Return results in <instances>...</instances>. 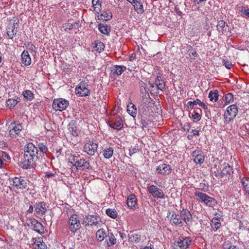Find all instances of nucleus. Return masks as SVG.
Instances as JSON below:
<instances>
[{
    "label": "nucleus",
    "mask_w": 249,
    "mask_h": 249,
    "mask_svg": "<svg viewBox=\"0 0 249 249\" xmlns=\"http://www.w3.org/2000/svg\"><path fill=\"white\" fill-rule=\"evenodd\" d=\"M239 179L241 180L244 191L249 196V178L243 177L241 175H239Z\"/></svg>",
    "instance_id": "obj_28"
},
{
    "label": "nucleus",
    "mask_w": 249,
    "mask_h": 249,
    "mask_svg": "<svg viewBox=\"0 0 249 249\" xmlns=\"http://www.w3.org/2000/svg\"><path fill=\"white\" fill-rule=\"evenodd\" d=\"M68 128L69 132L74 137H77L78 136L79 131L77 128V127L75 124V122L74 121H72L71 123L69 124L68 125Z\"/></svg>",
    "instance_id": "obj_25"
},
{
    "label": "nucleus",
    "mask_w": 249,
    "mask_h": 249,
    "mask_svg": "<svg viewBox=\"0 0 249 249\" xmlns=\"http://www.w3.org/2000/svg\"><path fill=\"white\" fill-rule=\"evenodd\" d=\"M30 224L32 229L39 233L42 234L44 233V229L43 225L35 219H32L30 221Z\"/></svg>",
    "instance_id": "obj_17"
},
{
    "label": "nucleus",
    "mask_w": 249,
    "mask_h": 249,
    "mask_svg": "<svg viewBox=\"0 0 249 249\" xmlns=\"http://www.w3.org/2000/svg\"><path fill=\"white\" fill-rule=\"evenodd\" d=\"M38 155L37 147L31 142L28 143L24 147L23 160L20 162L19 166L24 169L35 168Z\"/></svg>",
    "instance_id": "obj_1"
},
{
    "label": "nucleus",
    "mask_w": 249,
    "mask_h": 249,
    "mask_svg": "<svg viewBox=\"0 0 249 249\" xmlns=\"http://www.w3.org/2000/svg\"><path fill=\"white\" fill-rule=\"evenodd\" d=\"M224 100L226 104L233 102V95L231 93H228L226 94L224 97Z\"/></svg>",
    "instance_id": "obj_51"
},
{
    "label": "nucleus",
    "mask_w": 249,
    "mask_h": 249,
    "mask_svg": "<svg viewBox=\"0 0 249 249\" xmlns=\"http://www.w3.org/2000/svg\"><path fill=\"white\" fill-rule=\"evenodd\" d=\"M69 105V102L66 99L58 98L54 100L52 107L55 110L62 111L65 110Z\"/></svg>",
    "instance_id": "obj_7"
},
{
    "label": "nucleus",
    "mask_w": 249,
    "mask_h": 249,
    "mask_svg": "<svg viewBox=\"0 0 249 249\" xmlns=\"http://www.w3.org/2000/svg\"><path fill=\"white\" fill-rule=\"evenodd\" d=\"M98 29L101 33L107 35H109L111 31V28L109 25L102 23L98 25Z\"/></svg>",
    "instance_id": "obj_33"
},
{
    "label": "nucleus",
    "mask_w": 249,
    "mask_h": 249,
    "mask_svg": "<svg viewBox=\"0 0 249 249\" xmlns=\"http://www.w3.org/2000/svg\"><path fill=\"white\" fill-rule=\"evenodd\" d=\"M194 195L196 196L199 197L206 205L208 206L212 207L216 203L215 200L206 194L198 191L195 192Z\"/></svg>",
    "instance_id": "obj_12"
},
{
    "label": "nucleus",
    "mask_w": 249,
    "mask_h": 249,
    "mask_svg": "<svg viewBox=\"0 0 249 249\" xmlns=\"http://www.w3.org/2000/svg\"><path fill=\"white\" fill-rule=\"evenodd\" d=\"M238 112L237 107L235 105H232L227 108L224 114V119L227 122L232 121L235 118Z\"/></svg>",
    "instance_id": "obj_5"
},
{
    "label": "nucleus",
    "mask_w": 249,
    "mask_h": 249,
    "mask_svg": "<svg viewBox=\"0 0 249 249\" xmlns=\"http://www.w3.org/2000/svg\"><path fill=\"white\" fill-rule=\"evenodd\" d=\"M34 208L36 213L41 216L45 214L47 211L46 204L43 201L36 203Z\"/></svg>",
    "instance_id": "obj_18"
},
{
    "label": "nucleus",
    "mask_w": 249,
    "mask_h": 249,
    "mask_svg": "<svg viewBox=\"0 0 249 249\" xmlns=\"http://www.w3.org/2000/svg\"><path fill=\"white\" fill-rule=\"evenodd\" d=\"M34 206H33L32 205H31L29 207V208L27 210V212L28 213H32L34 211Z\"/></svg>",
    "instance_id": "obj_63"
},
{
    "label": "nucleus",
    "mask_w": 249,
    "mask_h": 249,
    "mask_svg": "<svg viewBox=\"0 0 249 249\" xmlns=\"http://www.w3.org/2000/svg\"><path fill=\"white\" fill-rule=\"evenodd\" d=\"M150 123L149 120L147 119L146 117H143L142 118L140 123L142 125V128L147 127Z\"/></svg>",
    "instance_id": "obj_56"
},
{
    "label": "nucleus",
    "mask_w": 249,
    "mask_h": 249,
    "mask_svg": "<svg viewBox=\"0 0 249 249\" xmlns=\"http://www.w3.org/2000/svg\"><path fill=\"white\" fill-rule=\"evenodd\" d=\"M212 172L216 177H220L221 171L219 170L217 164H214L211 169Z\"/></svg>",
    "instance_id": "obj_53"
},
{
    "label": "nucleus",
    "mask_w": 249,
    "mask_h": 249,
    "mask_svg": "<svg viewBox=\"0 0 249 249\" xmlns=\"http://www.w3.org/2000/svg\"><path fill=\"white\" fill-rule=\"evenodd\" d=\"M35 249H47V246L43 241L41 237L38 238L36 240L33 245Z\"/></svg>",
    "instance_id": "obj_29"
},
{
    "label": "nucleus",
    "mask_w": 249,
    "mask_h": 249,
    "mask_svg": "<svg viewBox=\"0 0 249 249\" xmlns=\"http://www.w3.org/2000/svg\"><path fill=\"white\" fill-rule=\"evenodd\" d=\"M188 53H189V55H192L194 56L193 59H195L197 56V53H196L195 49H193L192 46H189L188 47Z\"/></svg>",
    "instance_id": "obj_54"
},
{
    "label": "nucleus",
    "mask_w": 249,
    "mask_h": 249,
    "mask_svg": "<svg viewBox=\"0 0 249 249\" xmlns=\"http://www.w3.org/2000/svg\"><path fill=\"white\" fill-rule=\"evenodd\" d=\"M126 70L125 66L115 65L111 68V72L114 76L120 75Z\"/></svg>",
    "instance_id": "obj_24"
},
{
    "label": "nucleus",
    "mask_w": 249,
    "mask_h": 249,
    "mask_svg": "<svg viewBox=\"0 0 249 249\" xmlns=\"http://www.w3.org/2000/svg\"><path fill=\"white\" fill-rule=\"evenodd\" d=\"M129 238L131 242L138 243L141 240V235L138 233L134 232L130 235Z\"/></svg>",
    "instance_id": "obj_38"
},
{
    "label": "nucleus",
    "mask_w": 249,
    "mask_h": 249,
    "mask_svg": "<svg viewBox=\"0 0 249 249\" xmlns=\"http://www.w3.org/2000/svg\"><path fill=\"white\" fill-rule=\"evenodd\" d=\"M225 24L226 22L224 20H221L218 21L216 27L219 32H221L222 34H223L224 31H226Z\"/></svg>",
    "instance_id": "obj_41"
},
{
    "label": "nucleus",
    "mask_w": 249,
    "mask_h": 249,
    "mask_svg": "<svg viewBox=\"0 0 249 249\" xmlns=\"http://www.w3.org/2000/svg\"><path fill=\"white\" fill-rule=\"evenodd\" d=\"M199 106L205 109H207L208 108L207 106L203 102H202L200 100L199 103Z\"/></svg>",
    "instance_id": "obj_62"
},
{
    "label": "nucleus",
    "mask_w": 249,
    "mask_h": 249,
    "mask_svg": "<svg viewBox=\"0 0 249 249\" xmlns=\"http://www.w3.org/2000/svg\"><path fill=\"white\" fill-rule=\"evenodd\" d=\"M198 110L199 112H196V110H194L193 113L192 114V118L194 121H198L201 119V109L198 108Z\"/></svg>",
    "instance_id": "obj_48"
},
{
    "label": "nucleus",
    "mask_w": 249,
    "mask_h": 249,
    "mask_svg": "<svg viewBox=\"0 0 249 249\" xmlns=\"http://www.w3.org/2000/svg\"><path fill=\"white\" fill-rule=\"evenodd\" d=\"M222 248L223 249H239L238 247L231 245L229 241L225 242L223 244Z\"/></svg>",
    "instance_id": "obj_49"
},
{
    "label": "nucleus",
    "mask_w": 249,
    "mask_h": 249,
    "mask_svg": "<svg viewBox=\"0 0 249 249\" xmlns=\"http://www.w3.org/2000/svg\"><path fill=\"white\" fill-rule=\"evenodd\" d=\"M134 10L138 14H142L144 12L142 3L141 0H136V1L132 4Z\"/></svg>",
    "instance_id": "obj_31"
},
{
    "label": "nucleus",
    "mask_w": 249,
    "mask_h": 249,
    "mask_svg": "<svg viewBox=\"0 0 249 249\" xmlns=\"http://www.w3.org/2000/svg\"><path fill=\"white\" fill-rule=\"evenodd\" d=\"M88 84L85 81L81 82L75 88V93L79 96H87L90 94V90L88 88Z\"/></svg>",
    "instance_id": "obj_8"
},
{
    "label": "nucleus",
    "mask_w": 249,
    "mask_h": 249,
    "mask_svg": "<svg viewBox=\"0 0 249 249\" xmlns=\"http://www.w3.org/2000/svg\"><path fill=\"white\" fill-rule=\"evenodd\" d=\"M102 223L101 219L100 216L95 215H86L83 219L82 223L87 226L96 227L100 226Z\"/></svg>",
    "instance_id": "obj_4"
},
{
    "label": "nucleus",
    "mask_w": 249,
    "mask_h": 249,
    "mask_svg": "<svg viewBox=\"0 0 249 249\" xmlns=\"http://www.w3.org/2000/svg\"><path fill=\"white\" fill-rule=\"evenodd\" d=\"M183 226H190L192 222V215L190 212L187 209H183L179 213Z\"/></svg>",
    "instance_id": "obj_10"
},
{
    "label": "nucleus",
    "mask_w": 249,
    "mask_h": 249,
    "mask_svg": "<svg viewBox=\"0 0 249 249\" xmlns=\"http://www.w3.org/2000/svg\"><path fill=\"white\" fill-rule=\"evenodd\" d=\"M167 218L169 220V223L173 226L177 227H183V222L179 213L173 211H168Z\"/></svg>",
    "instance_id": "obj_3"
},
{
    "label": "nucleus",
    "mask_w": 249,
    "mask_h": 249,
    "mask_svg": "<svg viewBox=\"0 0 249 249\" xmlns=\"http://www.w3.org/2000/svg\"><path fill=\"white\" fill-rule=\"evenodd\" d=\"M138 148H134L132 149H129V155L130 156H132V155L133 154H134V153H137L138 151Z\"/></svg>",
    "instance_id": "obj_60"
},
{
    "label": "nucleus",
    "mask_w": 249,
    "mask_h": 249,
    "mask_svg": "<svg viewBox=\"0 0 249 249\" xmlns=\"http://www.w3.org/2000/svg\"><path fill=\"white\" fill-rule=\"evenodd\" d=\"M107 124L110 127L118 130L123 127V120L120 116L110 117Z\"/></svg>",
    "instance_id": "obj_9"
},
{
    "label": "nucleus",
    "mask_w": 249,
    "mask_h": 249,
    "mask_svg": "<svg viewBox=\"0 0 249 249\" xmlns=\"http://www.w3.org/2000/svg\"><path fill=\"white\" fill-rule=\"evenodd\" d=\"M19 102V99L18 98L17 99H9L6 103L10 108H13Z\"/></svg>",
    "instance_id": "obj_45"
},
{
    "label": "nucleus",
    "mask_w": 249,
    "mask_h": 249,
    "mask_svg": "<svg viewBox=\"0 0 249 249\" xmlns=\"http://www.w3.org/2000/svg\"><path fill=\"white\" fill-rule=\"evenodd\" d=\"M75 166L77 169H79L80 170H89L91 168L90 166L89 161V160H86L81 158Z\"/></svg>",
    "instance_id": "obj_19"
},
{
    "label": "nucleus",
    "mask_w": 249,
    "mask_h": 249,
    "mask_svg": "<svg viewBox=\"0 0 249 249\" xmlns=\"http://www.w3.org/2000/svg\"><path fill=\"white\" fill-rule=\"evenodd\" d=\"M22 94L24 97L29 101H32L34 98V94L30 90L23 91Z\"/></svg>",
    "instance_id": "obj_44"
},
{
    "label": "nucleus",
    "mask_w": 249,
    "mask_h": 249,
    "mask_svg": "<svg viewBox=\"0 0 249 249\" xmlns=\"http://www.w3.org/2000/svg\"><path fill=\"white\" fill-rule=\"evenodd\" d=\"M113 152L114 150L113 148L111 147L106 148L103 150V155L104 158L106 159L110 158L113 155Z\"/></svg>",
    "instance_id": "obj_39"
},
{
    "label": "nucleus",
    "mask_w": 249,
    "mask_h": 249,
    "mask_svg": "<svg viewBox=\"0 0 249 249\" xmlns=\"http://www.w3.org/2000/svg\"><path fill=\"white\" fill-rule=\"evenodd\" d=\"M194 161L197 164H201L204 161V156L201 151H194L192 153Z\"/></svg>",
    "instance_id": "obj_21"
},
{
    "label": "nucleus",
    "mask_w": 249,
    "mask_h": 249,
    "mask_svg": "<svg viewBox=\"0 0 249 249\" xmlns=\"http://www.w3.org/2000/svg\"><path fill=\"white\" fill-rule=\"evenodd\" d=\"M17 23H13L9 25L6 29V33L10 39H13L17 34V28L15 27Z\"/></svg>",
    "instance_id": "obj_22"
},
{
    "label": "nucleus",
    "mask_w": 249,
    "mask_h": 249,
    "mask_svg": "<svg viewBox=\"0 0 249 249\" xmlns=\"http://www.w3.org/2000/svg\"><path fill=\"white\" fill-rule=\"evenodd\" d=\"M218 92L217 90H213L209 92L208 97L212 102H216L218 100Z\"/></svg>",
    "instance_id": "obj_36"
},
{
    "label": "nucleus",
    "mask_w": 249,
    "mask_h": 249,
    "mask_svg": "<svg viewBox=\"0 0 249 249\" xmlns=\"http://www.w3.org/2000/svg\"><path fill=\"white\" fill-rule=\"evenodd\" d=\"M200 102V100L199 99H196L194 101H189L187 104V107L189 109H194L195 108V106L196 105H199Z\"/></svg>",
    "instance_id": "obj_50"
},
{
    "label": "nucleus",
    "mask_w": 249,
    "mask_h": 249,
    "mask_svg": "<svg viewBox=\"0 0 249 249\" xmlns=\"http://www.w3.org/2000/svg\"><path fill=\"white\" fill-rule=\"evenodd\" d=\"M21 63L25 66H28L31 64V58L28 51L24 50L21 53Z\"/></svg>",
    "instance_id": "obj_23"
},
{
    "label": "nucleus",
    "mask_w": 249,
    "mask_h": 249,
    "mask_svg": "<svg viewBox=\"0 0 249 249\" xmlns=\"http://www.w3.org/2000/svg\"><path fill=\"white\" fill-rule=\"evenodd\" d=\"M38 148L39 149L40 153H39V155H44L48 151V147L43 142H39L38 144Z\"/></svg>",
    "instance_id": "obj_46"
},
{
    "label": "nucleus",
    "mask_w": 249,
    "mask_h": 249,
    "mask_svg": "<svg viewBox=\"0 0 249 249\" xmlns=\"http://www.w3.org/2000/svg\"><path fill=\"white\" fill-rule=\"evenodd\" d=\"M155 84L158 89L161 91L165 90V85L160 75L157 76L155 79Z\"/></svg>",
    "instance_id": "obj_27"
},
{
    "label": "nucleus",
    "mask_w": 249,
    "mask_h": 249,
    "mask_svg": "<svg viewBox=\"0 0 249 249\" xmlns=\"http://www.w3.org/2000/svg\"><path fill=\"white\" fill-rule=\"evenodd\" d=\"M241 12L242 13V15L243 17H247L249 18V9L246 8L245 7L242 6L241 7Z\"/></svg>",
    "instance_id": "obj_55"
},
{
    "label": "nucleus",
    "mask_w": 249,
    "mask_h": 249,
    "mask_svg": "<svg viewBox=\"0 0 249 249\" xmlns=\"http://www.w3.org/2000/svg\"><path fill=\"white\" fill-rule=\"evenodd\" d=\"M106 213L107 216L113 219L116 218L118 216V213L114 209H107L106 210Z\"/></svg>",
    "instance_id": "obj_43"
},
{
    "label": "nucleus",
    "mask_w": 249,
    "mask_h": 249,
    "mask_svg": "<svg viewBox=\"0 0 249 249\" xmlns=\"http://www.w3.org/2000/svg\"><path fill=\"white\" fill-rule=\"evenodd\" d=\"M78 23L76 22H71V20H68V22L64 24L63 26L64 30L68 31L73 28L75 25H77Z\"/></svg>",
    "instance_id": "obj_42"
},
{
    "label": "nucleus",
    "mask_w": 249,
    "mask_h": 249,
    "mask_svg": "<svg viewBox=\"0 0 249 249\" xmlns=\"http://www.w3.org/2000/svg\"><path fill=\"white\" fill-rule=\"evenodd\" d=\"M100 19L104 21H108L112 18V14L110 10L108 9L103 12L100 15Z\"/></svg>",
    "instance_id": "obj_34"
},
{
    "label": "nucleus",
    "mask_w": 249,
    "mask_h": 249,
    "mask_svg": "<svg viewBox=\"0 0 249 249\" xmlns=\"http://www.w3.org/2000/svg\"><path fill=\"white\" fill-rule=\"evenodd\" d=\"M249 126V125L248 124H244L240 128L241 132H242V131H245V133L244 134L245 135L246 134V133L247 132H248V126Z\"/></svg>",
    "instance_id": "obj_59"
},
{
    "label": "nucleus",
    "mask_w": 249,
    "mask_h": 249,
    "mask_svg": "<svg viewBox=\"0 0 249 249\" xmlns=\"http://www.w3.org/2000/svg\"><path fill=\"white\" fill-rule=\"evenodd\" d=\"M147 191L154 198H163L164 194L162 190L154 185L147 187Z\"/></svg>",
    "instance_id": "obj_16"
},
{
    "label": "nucleus",
    "mask_w": 249,
    "mask_h": 249,
    "mask_svg": "<svg viewBox=\"0 0 249 249\" xmlns=\"http://www.w3.org/2000/svg\"><path fill=\"white\" fill-rule=\"evenodd\" d=\"M223 165V168L221 171L220 177L223 178L224 181H226L232 178L233 169L227 163L225 162Z\"/></svg>",
    "instance_id": "obj_13"
},
{
    "label": "nucleus",
    "mask_w": 249,
    "mask_h": 249,
    "mask_svg": "<svg viewBox=\"0 0 249 249\" xmlns=\"http://www.w3.org/2000/svg\"><path fill=\"white\" fill-rule=\"evenodd\" d=\"M11 185L14 189L18 190H28V185L29 184V181L24 178L22 177H14L10 179Z\"/></svg>",
    "instance_id": "obj_2"
},
{
    "label": "nucleus",
    "mask_w": 249,
    "mask_h": 249,
    "mask_svg": "<svg viewBox=\"0 0 249 249\" xmlns=\"http://www.w3.org/2000/svg\"><path fill=\"white\" fill-rule=\"evenodd\" d=\"M137 204V199L135 195L131 194L127 197V206L131 209L135 208Z\"/></svg>",
    "instance_id": "obj_26"
},
{
    "label": "nucleus",
    "mask_w": 249,
    "mask_h": 249,
    "mask_svg": "<svg viewBox=\"0 0 249 249\" xmlns=\"http://www.w3.org/2000/svg\"><path fill=\"white\" fill-rule=\"evenodd\" d=\"M211 226L214 231H216L221 227L220 221L217 218H213L211 221Z\"/></svg>",
    "instance_id": "obj_40"
},
{
    "label": "nucleus",
    "mask_w": 249,
    "mask_h": 249,
    "mask_svg": "<svg viewBox=\"0 0 249 249\" xmlns=\"http://www.w3.org/2000/svg\"><path fill=\"white\" fill-rule=\"evenodd\" d=\"M96 238L99 241H102L107 236L106 231L103 229H100L97 231L96 234Z\"/></svg>",
    "instance_id": "obj_37"
},
{
    "label": "nucleus",
    "mask_w": 249,
    "mask_h": 249,
    "mask_svg": "<svg viewBox=\"0 0 249 249\" xmlns=\"http://www.w3.org/2000/svg\"><path fill=\"white\" fill-rule=\"evenodd\" d=\"M9 136L12 138H16L19 136L20 133L23 128L22 124L18 122H14L11 123L9 127Z\"/></svg>",
    "instance_id": "obj_6"
},
{
    "label": "nucleus",
    "mask_w": 249,
    "mask_h": 249,
    "mask_svg": "<svg viewBox=\"0 0 249 249\" xmlns=\"http://www.w3.org/2000/svg\"><path fill=\"white\" fill-rule=\"evenodd\" d=\"M140 90H141V92L142 94H144L145 95H146L147 94L148 96L149 95L147 89L144 87L142 86L141 87Z\"/></svg>",
    "instance_id": "obj_58"
},
{
    "label": "nucleus",
    "mask_w": 249,
    "mask_h": 249,
    "mask_svg": "<svg viewBox=\"0 0 249 249\" xmlns=\"http://www.w3.org/2000/svg\"><path fill=\"white\" fill-rule=\"evenodd\" d=\"M2 157L4 159V160H10V156L8 155V154H7L6 152H3L2 153Z\"/></svg>",
    "instance_id": "obj_61"
},
{
    "label": "nucleus",
    "mask_w": 249,
    "mask_h": 249,
    "mask_svg": "<svg viewBox=\"0 0 249 249\" xmlns=\"http://www.w3.org/2000/svg\"><path fill=\"white\" fill-rule=\"evenodd\" d=\"M69 229L74 233L81 228V224L77 214H72L69 220Z\"/></svg>",
    "instance_id": "obj_11"
},
{
    "label": "nucleus",
    "mask_w": 249,
    "mask_h": 249,
    "mask_svg": "<svg viewBox=\"0 0 249 249\" xmlns=\"http://www.w3.org/2000/svg\"><path fill=\"white\" fill-rule=\"evenodd\" d=\"M80 159L81 157L79 155H71L69 158V161L72 165L75 166Z\"/></svg>",
    "instance_id": "obj_47"
},
{
    "label": "nucleus",
    "mask_w": 249,
    "mask_h": 249,
    "mask_svg": "<svg viewBox=\"0 0 249 249\" xmlns=\"http://www.w3.org/2000/svg\"><path fill=\"white\" fill-rule=\"evenodd\" d=\"M192 243V240L190 237L185 238H179L175 243L177 249H186Z\"/></svg>",
    "instance_id": "obj_15"
},
{
    "label": "nucleus",
    "mask_w": 249,
    "mask_h": 249,
    "mask_svg": "<svg viewBox=\"0 0 249 249\" xmlns=\"http://www.w3.org/2000/svg\"><path fill=\"white\" fill-rule=\"evenodd\" d=\"M157 171L159 174L165 176L169 175L172 169L169 165L164 163L159 165L157 168Z\"/></svg>",
    "instance_id": "obj_20"
},
{
    "label": "nucleus",
    "mask_w": 249,
    "mask_h": 249,
    "mask_svg": "<svg viewBox=\"0 0 249 249\" xmlns=\"http://www.w3.org/2000/svg\"><path fill=\"white\" fill-rule=\"evenodd\" d=\"M102 1V0H92V7L94 9V10L96 13H97L98 14H99L100 12L101 11Z\"/></svg>",
    "instance_id": "obj_35"
},
{
    "label": "nucleus",
    "mask_w": 249,
    "mask_h": 249,
    "mask_svg": "<svg viewBox=\"0 0 249 249\" xmlns=\"http://www.w3.org/2000/svg\"><path fill=\"white\" fill-rule=\"evenodd\" d=\"M127 111L133 117H135L137 114L136 107L132 103H130L127 106Z\"/></svg>",
    "instance_id": "obj_32"
},
{
    "label": "nucleus",
    "mask_w": 249,
    "mask_h": 249,
    "mask_svg": "<svg viewBox=\"0 0 249 249\" xmlns=\"http://www.w3.org/2000/svg\"><path fill=\"white\" fill-rule=\"evenodd\" d=\"M98 144L93 141H89L84 146V151L89 156H93L97 152Z\"/></svg>",
    "instance_id": "obj_14"
},
{
    "label": "nucleus",
    "mask_w": 249,
    "mask_h": 249,
    "mask_svg": "<svg viewBox=\"0 0 249 249\" xmlns=\"http://www.w3.org/2000/svg\"><path fill=\"white\" fill-rule=\"evenodd\" d=\"M223 65H224V66H225V67L228 69H230L232 66L231 61L228 60L223 59Z\"/></svg>",
    "instance_id": "obj_57"
},
{
    "label": "nucleus",
    "mask_w": 249,
    "mask_h": 249,
    "mask_svg": "<svg viewBox=\"0 0 249 249\" xmlns=\"http://www.w3.org/2000/svg\"><path fill=\"white\" fill-rule=\"evenodd\" d=\"M107 236L108 237V240L110 243V244L107 243L108 246H110L115 245L116 243V239L113 234L111 232H109Z\"/></svg>",
    "instance_id": "obj_52"
},
{
    "label": "nucleus",
    "mask_w": 249,
    "mask_h": 249,
    "mask_svg": "<svg viewBox=\"0 0 249 249\" xmlns=\"http://www.w3.org/2000/svg\"><path fill=\"white\" fill-rule=\"evenodd\" d=\"M93 51L98 53H101L104 50V44L99 40L95 41L92 43Z\"/></svg>",
    "instance_id": "obj_30"
},
{
    "label": "nucleus",
    "mask_w": 249,
    "mask_h": 249,
    "mask_svg": "<svg viewBox=\"0 0 249 249\" xmlns=\"http://www.w3.org/2000/svg\"><path fill=\"white\" fill-rule=\"evenodd\" d=\"M54 175H55L54 173H46V174L45 175V177H47L48 178H51V177L54 176Z\"/></svg>",
    "instance_id": "obj_64"
}]
</instances>
